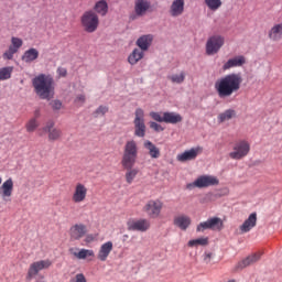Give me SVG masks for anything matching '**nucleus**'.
I'll return each mask as SVG.
<instances>
[{"label": "nucleus", "mask_w": 282, "mask_h": 282, "mask_svg": "<svg viewBox=\"0 0 282 282\" xmlns=\"http://www.w3.org/2000/svg\"><path fill=\"white\" fill-rule=\"evenodd\" d=\"M205 3L209 10H219L221 8V0H205Z\"/></svg>", "instance_id": "58836bf2"}, {"label": "nucleus", "mask_w": 282, "mask_h": 282, "mask_svg": "<svg viewBox=\"0 0 282 282\" xmlns=\"http://www.w3.org/2000/svg\"><path fill=\"white\" fill-rule=\"evenodd\" d=\"M53 111H61V109H63V101L58 100V99H54L50 102Z\"/></svg>", "instance_id": "ea45409f"}, {"label": "nucleus", "mask_w": 282, "mask_h": 282, "mask_svg": "<svg viewBox=\"0 0 282 282\" xmlns=\"http://www.w3.org/2000/svg\"><path fill=\"white\" fill-rule=\"evenodd\" d=\"M87 193L88 189L86 184L76 183L72 195V202L74 204H83V202L87 199Z\"/></svg>", "instance_id": "f8f14e48"}, {"label": "nucleus", "mask_w": 282, "mask_h": 282, "mask_svg": "<svg viewBox=\"0 0 282 282\" xmlns=\"http://www.w3.org/2000/svg\"><path fill=\"white\" fill-rule=\"evenodd\" d=\"M127 172H126V182L127 184H133V181L135 180V177H138V169H133V167H123Z\"/></svg>", "instance_id": "2f4dec72"}, {"label": "nucleus", "mask_w": 282, "mask_h": 282, "mask_svg": "<svg viewBox=\"0 0 282 282\" xmlns=\"http://www.w3.org/2000/svg\"><path fill=\"white\" fill-rule=\"evenodd\" d=\"M17 54V51H14L13 48H10L3 53V58L6 61H12V58H14V55Z\"/></svg>", "instance_id": "79ce46f5"}, {"label": "nucleus", "mask_w": 282, "mask_h": 282, "mask_svg": "<svg viewBox=\"0 0 282 282\" xmlns=\"http://www.w3.org/2000/svg\"><path fill=\"white\" fill-rule=\"evenodd\" d=\"M113 250V242L107 241L102 243L98 250L97 259L99 261H107L109 259V256L111 254V251Z\"/></svg>", "instance_id": "a211bd4d"}, {"label": "nucleus", "mask_w": 282, "mask_h": 282, "mask_svg": "<svg viewBox=\"0 0 282 282\" xmlns=\"http://www.w3.org/2000/svg\"><path fill=\"white\" fill-rule=\"evenodd\" d=\"M204 230H210V224L208 220L198 224L196 227V232H204Z\"/></svg>", "instance_id": "a19ab883"}, {"label": "nucleus", "mask_w": 282, "mask_h": 282, "mask_svg": "<svg viewBox=\"0 0 282 282\" xmlns=\"http://www.w3.org/2000/svg\"><path fill=\"white\" fill-rule=\"evenodd\" d=\"M219 197H221V194H219V193H214V198H215V199H219Z\"/></svg>", "instance_id": "6e6d98bb"}, {"label": "nucleus", "mask_w": 282, "mask_h": 282, "mask_svg": "<svg viewBox=\"0 0 282 282\" xmlns=\"http://www.w3.org/2000/svg\"><path fill=\"white\" fill-rule=\"evenodd\" d=\"M33 118H35V120H39V118H41V108H36L33 112Z\"/></svg>", "instance_id": "3c124183"}, {"label": "nucleus", "mask_w": 282, "mask_h": 282, "mask_svg": "<svg viewBox=\"0 0 282 282\" xmlns=\"http://www.w3.org/2000/svg\"><path fill=\"white\" fill-rule=\"evenodd\" d=\"M153 43V35H142L137 40V45L140 47L142 52H147L149 47H151V44Z\"/></svg>", "instance_id": "393cba45"}, {"label": "nucleus", "mask_w": 282, "mask_h": 282, "mask_svg": "<svg viewBox=\"0 0 282 282\" xmlns=\"http://www.w3.org/2000/svg\"><path fill=\"white\" fill-rule=\"evenodd\" d=\"M69 282H87V278L83 273H77Z\"/></svg>", "instance_id": "c03bdc74"}, {"label": "nucleus", "mask_w": 282, "mask_h": 282, "mask_svg": "<svg viewBox=\"0 0 282 282\" xmlns=\"http://www.w3.org/2000/svg\"><path fill=\"white\" fill-rule=\"evenodd\" d=\"M13 191H14V182L12 181V178H9L0 187V195L3 202H10V197H12Z\"/></svg>", "instance_id": "f3484780"}, {"label": "nucleus", "mask_w": 282, "mask_h": 282, "mask_svg": "<svg viewBox=\"0 0 282 282\" xmlns=\"http://www.w3.org/2000/svg\"><path fill=\"white\" fill-rule=\"evenodd\" d=\"M171 80H172V83H177V76H172Z\"/></svg>", "instance_id": "4d7b16f0"}, {"label": "nucleus", "mask_w": 282, "mask_h": 282, "mask_svg": "<svg viewBox=\"0 0 282 282\" xmlns=\"http://www.w3.org/2000/svg\"><path fill=\"white\" fill-rule=\"evenodd\" d=\"M70 254H74L76 259H82L87 261H94V258L96 257V252L91 249H80L78 252L74 251V249H69Z\"/></svg>", "instance_id": "4be33fe9"}, {"label": "nucleus", "mask_w": 282, "mask_h": 282, "mask_svg": "<svg viewBox=\"0 0 282 282\" xmlns=\"http://www.w3.org/2000/svg\"><path fill=\"white\" fill-rule=\"evenodd\" d=\"M177 122H182V116L177 115Z\"/></svg>", "instance_id": "bf43d9fd"}, {"label": "nucleus", "mask_w": 282, "mask_h": 282, "mask_svg": "<svg viewBox=\"0 0 282 282\" xmlns=\"http://www.w3.org/2000/svg\"><path fill=\"white\" fill-rule=\"evenodd\" d=\"M75 102H82V105L85 102V95H78L75 98Z\"/></svg>", "instance_id": "5fc2aeb1"}, {"label": "nucleus", "mask_w": 282, "mask_h": 282, "mask_svg": "<svg viewBox=\"0 0 282 282\" xmlns=\"http://www.w3.org/2000/svg\"><path fill=\"white\" fill-rule=\"evenodd\" d=\"M210 259H213V253H205L204 261L205 263H210Z\"/></svg>", "instance_id": "864d4df0"}, {"label": "nucleus", "mask_w": 282, "mask_h": 282, "mask_svg": "<svg viewBox=\"0 0 282 282\" xmlns=\"http://www.w3.org/2000/svg\"><path fill=\"white\" fill-rule=\"evenodd\" d=\"M250 153V143L247 141H240L234 148V152L229 153V158L231 160H241L246 158Z\"/></svg>", "instance_id": "9b49d317"}, {"label": "nucleus", "mask_w": 282, "mask_h": 282, "mask_svg": "<svg viewBox=\"0 0 282 282\" xmlns=\"http://www.w3.org/2000/svg\"><path fill=\"white\" fill-rule=\"evenodd\" d=\"M150 117L155 122H165V124H177V115L175 112H150Z\"/></svg>", "instance_id": "9d476101"}, {"label": "nucleus", "mask_w": 282, "mask_h": 282, "mask_svg": "<svg viewBox=\"0 0 282 282\" xmlns=\"http://www.w3.org/2000/svg\"><path fill=\"white\" fill-rule=\"evenodd\" d=\"M80 23L84 32L94 34V32H96L100 25V18L96 12H94V10H87L82 14Z\"/></svg>", "instance_id": "20e7f679"}, {"label": "nucleus", "mask_w": 282, "mask_h": 282, "mask_svg": "<svg viewBox=\"0 0 282 282\" xmlns=\"http://www.w3.org/2000/svg\"><path fill=\"white\" fill-rule=\"evenodd\" d=\"M162 208H164L162 200L151 199L144 205L143 212L147 213L151 219H158L162 213Z\"/></svg>", "instance_id": "1a4fd4ad"}, {"label": "nucleus", "mask_w": 282, "mask_h": 282, "mask_svg": "<svg viewBox=\"0 0 282 282\" xmlns=\"http://www.w3.org/2000/svg\"><path fill=\"white\" fill-rule=\"evenodd\" d=\"M191 224H193V220L191 217L186 215L177 216V228L180 230L186 231L191 227Z\"/></svg>", "instance_id": "cd10ccee"}, {"label": "nucleus", "mask_w": 282, "mask_h": 282, "mask_svg": "<svg viewBox=\"0 0 282 282\" xmlns=\"http://www.w3.org/2000/svg\"><path fill=\"white\" fill-rule=\"evenodd\" d=\"M243 77L241 73H231L218 78L215 83V89L219 98H230L241 89Z\"/></svg>", "instance_id": "f257e3e1"}, {"label": "nucleus", "mask_w": 282, "mask_h": 282, "mask_svg": "<svg viewBox=\"0 0 282 282\" xmlns=\"http://www.w3.org/2000/svg\"><path fill=\"white\" fill-rule=\"evenodd\" d=\"M254 226H257V213H252L249 215L248 219H246L240 226V232H250V229L254 228Z\"/></svg>", "instance_id": "b1692460"}, {"label": "nucleus", "mask_w": 282, "mask_h": 282, "mask_svg": "<svg viewBox=\"0 0 282 282\" xmlns=\"http://www.w3.org/2000/svg\"><path fill=\"white\" fill-rule=\"evenodd\" d=\"M226 39L221 35H212L206 42V54L207 56H215L219 53V50L224 47Z\"/></svg>", "instance_id": "6e6552de"}, {"label": "nucleus", "mask_w": 282, "mask_h": 282, "mask_svg": "<svg viewBox=\"0 0 282 282\" xmlns=\"http://www.w3.org/2000/svg\"><path fill=\"white\" fill-rule=\"evenodd\" d=\"M1 182H3V180L0 177V184H1Z\"/></svg>", "instance_id": "680f3d73"}, {"label": "nucleus", "mask_w": 282, "mask_h": 282, "mask_svg": "<svg viewBox=\"0 0 282 282\" xmlns=\"http://www.w3.org/2000/svg\"><path fill=\"white\" fill-rule=\"evenodd\" d=\"M87 235V226L84 224H75L69 228L70 241H80Z\"/></svg>", "instance_id": "4468645a"}, {"label": "nucleus", "mask_w": 282, "mask_h": 282, "mask_svg": "<svg viewBox=\"0 0 282 282\" xmlns=\"http://www.w3.org/2000/svg\"><path fill=\"white\" fill-rule=\"evenodd\" d=\"M186 78V73L181 72L180 75L177 76V83H182Z\"/></svg>", "instance_id": "603ef678"}, {"label": "nucleus", "mask_w": 282, "mask_h": 282, "mask_svg": "<svg viewBox=\"0 0 282 282\" xmlns=\"http://www.w3.org/2000/svg\"><path fill=\"white\" fill-rule=\"evenodd\" d=\"M32 83L34 91L41 100H52L54 98V78L52 76L40 74L33 78Z\"/></svg>", "instance_id": "f03ea898"}, {"label": "nucleus", "mask_w": 282, "mask_h": 282, "mask_svg": "<svg viewBox=\"0 0 282 282\" xmlns=\"http://www.w3.org/2000/svg\"><path fill=\"white\" fill-rule=\"evenodd\" d=\"M259 164H261V161H254L253 162V166H259Z\"/></svg>", "instance_id": "13d9d810"}, {"label": "nucleus", "mask_w": 282, "mask_h": 282, "mask_svg": "<svg viewBox=\"0 0 282 282\" xmlns=\"http://www.w3.org/2000/svg\"><path fill=\"white\" fill-rule=\"evenodd\" d=\"M246 65V57L243 55L236 56L234 58L228 59L224 65L223 69L224 72H227V69H232V67H241Z\"/></svg>", "instance_id": "aec40b11"}, {"label": "nucleus", "mask_w": 282, "mask_h": 282, "mask_svg": "<svg viewBox=\"0 0 282 282\" xmlns=\"http://www.w3.org/2000/svg\"><path fill=\"white\" fill-rule=\"evenodd\" d=\"M109 113V107L107 106H99L93 113L94 118H100V116H105Z\"/></svg>", "instance_id": "4c0bfd02"}, {"label": "nucleus", "mask_w": 282, "mask_h": 282, "mask_svg": "<svg viewBox=\"0 0 282 282\" xmlns=\"http://www.w3.org/2000/svg\"><path fill=\"white\" fill-rule=\"evenodd\" d=\"M39 58V50L32 47L24 52L22 55V61L24 63H34Z\"/></svg>", "instance_id": "a878e982"}, {"label": "nucleus", "mask_w": 282, "mask_h": 282, "mask_svg": "<svg viewBox=\"0 0 282 282\" xmlns=\"http://www.w3.org/2000/svg\"><path fill=\"white\" fill-rule=\"evenodd\" d=\"M261 259V253H252L251 256H248L242 261L238 262L235 267V272H239V270H243L248 268L249 265H254L257 261Z\"/></svg>", "instance_id": "dca6fc26"}, {"label": "nucleus", "mask_w": 282, "mask_h": 282, "mask_svg": "<svg viewBox=\"0 0 282 282\" xmlns=\"http://www.w3.org/2000/svg\"><path fill=\"white\" fill-rule=\"evenodd\" d=\"M150 128H152L153 131H156L158 133L164 131V127H162V124H160L155 121L150 122Z\"/></svg>", "instance_id": "37998d69"}, {"label": "nucleus", "mask_w": 282, "mask_h": 282, "mask_svg": "<svg viewBox=\"0 0 282 282\" xmlns=\"http://www.w3.org/2000/svg\"><path fill=\"white\" fill-rule=\"evenodd\" d=\"M134 135L137 138H144L147 135V123H144V110L138 108L134 112Z\"/></svg>", "instance_id": "423d86ee"}, {"label": "nucleus", "mask_w": 282, "mask_h": 282, "mask_svg": "<svg viewBox=\"0 0 282 282\" xmlns=\"http://www.w3.org/2000/svg\"><path fill=\"white\" fill-rule=\"evenodd\" d=\"M269 39L271 41H281V39H282V23L275 24L269 31Z\"/></svg>", "instance_id": "c85d7f7f"}, {"label": "nucleus", "mask_w": 282, "mask_h": 282, "mask_svg": "<svg viewBox=\"0 0 282 282\" xmlns=\"http://www.w3.org/2000/svg\"><path fill=\"white\" fill-rule=\"evenodd\" d=\"M187 246H189V248H195L197 246H208V237H202V238L189 240Z\"/></svg>", "instance_id": "f704fd0d"}, {"label": "nucleus", "mask_w": 282, "mask_h": 282, "mask_svg": "<svg viewBox=\"0 0 282 282\" xmlns=\"http://www.w3.org/2000/svg\"><path fill=\"white\" fill-rule=\"evenodd\" d=\"M142 58H144V52L140 51V48H134L128 56V63L131 65H138Z\"/></svg>", "instance_id": "bb28decb"}, {"label": "nucleus", "mask_w": 282, "mask_h": 282, "mask_svg": "<svg viewBox=\"0 0 282 282\" xmlns=\"http://www.w3.org/2000/svg\"><path fill=\"white\" fill-rule=\"evenodd\" d=\"M23 47V40L19 37H11V45L9 48L14 50L15 52H19Z\"/></svg>", "instance_id": "c9c22d12"}, {"label": "nucleus", "mask_w": 282, "mask_h": 282, "mask_svg": "<svg viewBox=\"0 0 282 282\" xmlns=\"http://www.w3.org/2000/svg\"><path fill=\"white\" fill-rule=\"evenodd\" d=\"M63 138V130L58 128H54L51 132H48L50 142H56Z\"/></svg>", "instance_id": "72a5a7b5"}, {"label": "nucleus", "mask_w": 282, "mask_h": 282, "mask_svg": "<svg viewBox=\"0 0 282 282\" xmlns=\"http://www.w3.org/2000/svg\"><path fill=\"white\" fill-rule=\"evenodd\" d=\"M151 8V2L148 0H135L134 1V12L137 17H144Z\"/></svg>", "instance_id": "412c9836"}, {"label": "nucleus", "mask_w": 282, "mask_h": 282, "mask_svg": "<svg viewBox=\"0 0 282 282\" xmlns=\"http://www.w3.org/2000/svg\"><path fill=\"white\" fill-rule=\"evenodd\" d=\"M207 221L209 223V230H224V220L219 217H212L208 218Z\"/></svg>", "instance_id": "7c9ffc66"}, {"label": "nucleus", "mask_w": 282, "mask_h": 282, "mask_svg": "<svg viewBox=\"0 0 282 282\" xmlns=\"http://www.w3.org/2000/svg\"><path fill=\"white\" fill-rule=\"evenodd\" d=\"M203 152H204V148L198 145L178 154L177 160L178 162H191L193 160H196L197 155H200V153Z\"/></svg>", "instance_id": "2eb2a0df"}, {"label": "nucleus", "mask_w": 282, "mask_h": 282, "mask_svg": "<svg viewBox=\"0 0 282 282\" xmlns=\"http://www.w3.org/2000/svg\"><path fill=\"white\" fill-rule=\"evenodd\" d=\"M39 119L36 118H31L26 124H25V129L28 131V133H34V131H36V129H39Z\"/></svg>", "instance_id": "473e14b6"}, {"label": "nucleus", "mask_w": 282, "mask_h": 282, "mask_svg": "<svg viewBox=\"0 0 282 282\" xmlns=\"http://www.w3.org/2000/svg\"><path fill=\"white\" fill-rule=\"evenodd\" d=\"M232 118H237V111L235 109H227L218 115V122L221 124L228 120H232Z\"/></svg>", "instance_id": "c756f323"}, {"label": "nucleus", "mask_w": 282, "mask_h": 282, "mask_svg": "<svg viewBox=\"0 0 282 282\" xmlns=\"http://www.w3.org/2000/svg\"><path fill=\"white\" fill-rule=\"evenodd\" d=\"M12 67L0 68V80H8L12 77Z\"/></svg>", "instance_id": "e433bc0d"}, {"label": "nucleus", "mask_w": 282, "mask_h": 282, "mask_svg": "<svg viewBox=\"0 0 282 282\" xmlns=\"http://www.w3.org/2000/svg\"><path fill=\"white\" fill-rule=\"evenodd\" d=\"M143 148L148 151L152 160H158L162 155V153L160 152V148H158V145H155L150 140H145L143 142Z\"/></svg>", "instance_id": "5701e85b"}, {"label": "nucleus", "mask_w": 282, "mask_h": 282, "mask_svg": "<svg viewBox=\"0 0 282 282\" xmlns=\"http://www.w3.org/2000/svg\"><path fill=\"white\" fill-rule=\"evenodd\" d=\"M93 12L96 13L97 17H107V14H109V3L107 0H99L95 2Z\"/></svg>", "instance_id": "6ab92c4d"}, {"label": "nucleus", "mask_w": 282, "mask_h": 282, "mask_svg": "<svg viewBox=\"0 0 282 282\" xmlns=\"http://www.w3.org/2000/svg\"><path fill=\"white\" fill-rule=\"evenodd\" d=\"M138 142H135V140L126 142L121 158L122 169H133V166H135V162H138Z\"/></svg>", "instance_id": "7ed1b4c3"}, {"label": "nucleus", "mask_w": 282, "mask_h": 282, "mask_svg": "<svg viewBox=\"0 0 282 282\" xmlns=\"http://www.w3.org/2000/svg\"><path fill=\"white\" fill-rule=\"evenodd\" d=\"M184 12V0H177V14H182Z\"/></svg>", "instance_id": "09e8293b"}, {"label": "nucleus", "mask_w": 282, "mask_h": 282, "mask_svg": "<svg viewBox=\"0 0 282 282\" xmlns=\"http://www.w3.org/2000/svg\"><path fill=\"white\" fill-rule=\"evenodd\" d=\"M203 199L204 202H215L216 200L215 193L208 192L207 194H205Z\"/></svg>", "instance_id": "a18cd8bd"}, {"label": "nucleus", "mask_w": 282, "mask_h": 282, "mask_svg": "<svg viewBox=\"0 0 282 282\" xmlns=\"http://www.w3.org/2000/svg\"><path fill=\"white\" fill-rule=\"evenodd\" d=\"M57 74H58V76H61L62 78H65V76H67V68L58 67V68H57Z\"/></svg>", "instance_id": "8fccbe9b"}, {"label": "nucleus", "mask_w": 282, "mask_h": 282, "mask_svg": "<svg viewBox=\"0 0 282 282\" xmlns=\"http://www.w3.org/2000/svg\"><path fill=\"white\" fill-rule=\"evenodd\" d=\"M52 130H54V121H48L46 126L43 128V131L45 133H50Z\"/></svg>", "instance_id": "49530a36"}, {"label": "nucleus", "mask_w": 282, "mask_h": 282, "mask_svg": "<svg viewBox=\"0 0 282 282\" xmlns=\"http://www.w3.org/2000/svg\"><path fill=\"white\" fill-rule=\"evenodd\" d=\"M174 224H177V218L174 219Z\"/></svg>", "instance_id": "052dcab7"}, {"label": "nucleus", "mask_w": 282, "mask_h": 282, "mask_svg": "<svg viewBox=\"0 0 282 282\" xmlns=\"http://www.w3.org/2000/svg\"><path fill=\"white\" fill-rule=\"evenodd\" d=\"M128 230H133L138 232H147L149 228H151V221L148 219H139V220H128L127 223Z\"/></svg>", "instance_id": "ddd939ff"}, {"label": "nucleus", "mask_w": 282, "mask_h": 282, "mask_svg": "<svg viewBox=\"0 0 282 282\" xmlns=\"http://www.w3.org/2000/svg\"><path fill=\"white\" fill-rule=\"evenodd\" d=\"M51 265L52 260L50 259L32 262L28 269L26 281H32L34 276H39V272H41L42 270H48Z\"/></svg>", "instance_id": "0eeeda50"}, {"label": "nucleus", "mask_w": 282, "mask_h": 282, "mask_svg": "<svg viewBox=\"0 0 282 282\" xmlns=\"http://www.w3.org/2000/svg\"><path fill=\"white\" fill-rule=\"evenodd\" d=\"M208 186H219V178L213 175H200L193 183L186 185L188 191L193 188H208Z\"/></svg>", "instance_id": "39448f33"}, {"label": "nucleus", "mask_w": 282, "mask_h": 282, "mask_svg": "<svg viewBox=\"0 0 282 282\" xmlns=\"http://www.w3.org/2000/svg\"><path fill=\"white\" fill-rule=\"evenodd\" d=\"M172 17H177V0H174L171 8Z\"/></svg>", "instance_id": "de8ad7c7"}]
</instances>
